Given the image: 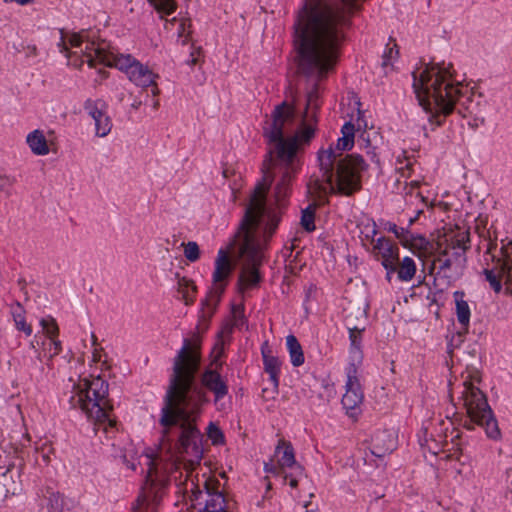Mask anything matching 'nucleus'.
Wrapping results in <instances>:
<instances>
[{"label": "nucleus", "mask_w": 512, "mask_h": 512, "mask_svg": "<svg viewBox=\"0 0 512 512\" xmlns=\"http://www.w3.org/2000/svg\"><path fill=\"white\" fill-rule=\"evenodd\" d=\"M361 0H304L294 24L298 71L312 81L324 79L334 68L348 16Z\"/></svg>", "instance_id": "7ed1b4c3"}, {"label": "nucleus", "mask_w": 512, "mask_h": 512, "mask_svg": "<svg viewBox=\"0 0 512 512\" xmlns=\"http://www.w3.org/2000/svg\"><path fill=\"white\" fill-rule=\"evenodd\" d=\"M242 311H243V309L241 307L234 308L233 314H234L235 324H237L238 319L242 316Z\"/></svg>", "instance_id": "49530a36"}, {"label": "nucleus", "mask_w": 512, "mask_h": 512, "mask_svg": "<svg viewBox=\"0 0 512 512\" xmlns=\"http://www.w3.org/2000/svg\"><path fill=\"white\" fill-rule=\"evenodd\" d=\"M6 3H10V2H15L19 5H26L27 3H29L31 0H4Z\"/></svg>", "instance_id": "09e8293b"}, {"label": "nucleus", "mask_w": 512, "mask_h": 512, "mask_svg": "<svg viewBox=\"0 0 512 512\" xmlns=\"http://www.w3.org/2000/svg\"><path fill=\"white\" fill-rule=\"evenodd\" d=\"M201 381L204 387L214 393L216 403H218L228 393L227 384L215 370H206L202 375Z\"/></svg>", "instance_id": "a211bd4d"}, {"label": "nucleus", "mask_w": 512, "mask_h": 512, "mask_svg": "<svg viewBox=\"0 0 512 512\" xmlns=\"http://www.w3.org/2000/svg\"><path fill=\"white\" fill-rule=\"evenodd\" d=\"M416 98L429 120L441 125L455 105L463 117L470 116L468 126L478 129L486 123L482 115L485 101L472 82L467 81L450 62L422 63L412 72Z\"/></svg>", "instance_id": "20e7f679"}, {"label": "nucleus", "mask_w": 512, "mask_h": 512, "mask_svg": "<svg viewBox=\"0 0 512 512\" xmlns=\"http://www.w3.org/2000/svg\"><path fill=\"white\" fill-rule=\"evenodd\" d=\"M374 249H376L381 256L382 263H391V260L399 259L398 247L384 237L378 238L376 240Z\"/></svg>", "instance_id": "5701e85b"}, {"label": "nucleus", "mask_w": 512, "mask_h": 512, "mask_svg": "<svg viewBox=\"0 0 512 512\" xmlns=\"http://www.w3.org/2000/svg\"><path fill=\"white\" fill-rule=\"evenodd\" d=\"M373 453L382 456L395 448L394 437L391 433L383 432L375 436Z\"/></svg>", "instance_id": "a878e982"}, {"label": "nucleus", "mask_w": 512, "mask_h": 512, "mask_svg": "<svg viewBox=\"0 0 512 512\" xmlns=\"http://www.w3.org/2000/svg\"><path fill=\"white\" fill-rule=\"evenodd\" d=\"M271 182L270 173L264 171L261 181L256 184L251 194L238 232L226 247L220 248L217 252L212 285L206 298L201 302L200 321L203 325L212 317L228 285L235 265L232 257L236 258L240 265V293L256 287L261 280L259 267L262 263L263 250L280 220L279 212L265 204Z\"/></svg>", "instance_id": "f03ea898"}, {"label": "nucleus", "mask_w": 512, "mask_h": 512, "mask_svg": "<svg viewBox=\"0 0 512 512\" xmlns=\"http://www.w3.org/2000/svg\"><path fill=\"white\" fill-rule=\"evenodd\" d=\"M365 228L367 231V237H369V236L374 237L376 235L377 227L374 222L368 223Z\"/></svg>", "instance_id": "a18cd8bd"}, {"label": "nucleus", "mask_w": 512, "mask_h": 512, "mask_svg": "<svg viewBox=\"0 0 512 512\" xmlns=\"http://www.w3.org/2000/svg\"><path fill=\"white\" fill-rule=\"evenodd\" d=\"M12 317L15 327L24 332L27 336L32 334V327L25 320L24 309L19 304L12 310Z\"/></svg>", "instance_id": "2f4dec72"}, {"label": "nucleus", "mask_w": 512, "mask_h": 512, "mask_svg": "<svg viewBox=\"0 0 512 512\" xmlns=\"http://www.w3.org/2000/svg\"><path fill=\"white\" fill-rule=\"evenodd\" d=\"M207 437L210 439L212 444L220 445L224 443V435L221 429L213 422L207 427Z\"/></svg>", "instance_id": "e433bc0d"}, {"label": "nucleus", "mask_w": 512, "mask_h": 512, "mask_svg": "<svg viewBox=\"0 0 512 512\" xmlns=\"http://www.w3.org/2000/svg\"><path fill=\"white\" fill-rule=\"evenodd\" d=\"M35 452L40 455L43 463L48 465L51 462V456L54 454V448L48 440L35 444Z\"/></svg>", "instance_id": "c9c22d12"}, {"label": "nucleus", "mask_w": 512, "mask_h": 512, "mask_svg": "<svg viewBox=\"0 0 512 512\" xmlns=\"http://www.w3.org/2000/svg\"><path fill=\"white\" fill-rule=\"evenodd\" d=\"M397 262H398V260H391V263H387V262L382 263V265L385 268L388 275H391L393 272L397 271V269H398Z\"/></svg>", "instance_id": "c03bdc74"}, {"label": "nucleus", "mask_w": 512, "mask_h": 512, "mask_svg": "<svg viewBox=\"0 0 512 512\" xmlns=\"http://www.w3.org/2000/svg\"><path fill=\"white\" fill-rule=\"evenodd\" d=\"M59 45L66 57L81 56V63L86 62L90 67L96 63L115 67L134 85L141 88H148L159 78V75L148 65L143 64L131 54L119 53L116 49L109 47L106 42L91 41L89 33L85 31L62 36Z\"/></svg>", "instance_id": "423d86ee"}, {"label": "nucleus", "mask_w": 512, "mask_h": 512, "mask_svg": "<svg viewBox=\"0 0 512 512\" xmlns=\"http://www.w3.org/2000/svg\"><path fill=\"white\" fill-rule=\"evenodd\" d=\"M399 58V50L397 48V44L388 43L383 55H382V61H381V67L384 71V74H389L394 71L395 69V63L397 62Z\"/></svg>", "instance_id": "bb28decb"}, {"label": "nucleus", "mask_w": 512, "mask_h": 512, "mask_svg": "<svg viewBox=\"0 0 512 512\" xmlns=\"http://www.w3.org/2000/svg\"><path fill=\"white\" fill-rule=\"evenodd\" d=\"M184 255L191 262H195L196 260H198L200 256L198 244L194 241L188 242L184 246Z\"/></svg>", "instance_id": "58836bf2"}, {"label": "nucleus", "mask_w": 512, "mask_h": 512, "mask_svg": "<svg viewBox=\"0 0 512 512\" xmlns=\"http://www.w3.org/2000/svg\"><path fill=\"white\" fill-rule=\"evenodd\" d=\"M286 346L289 352L291 364L294 367H299L304 364L305 358L302 347L294 335L286 337Z\"/></svg>", "instance_id": "393cba45"}, {"label": "nucleus", "mask_w": 512, "mask_h": 512, "mask_svg": "<svg viewBox=\"0 0 512 512\" xmlns=\"http://www.w3.org/2000/svg\"><path fill=\"white\" fill-rule=\"evenodd\" d=\"M105 356L103 348L100 345H95V348L92 350V362L99 363L101 368L106 365V360L102 358Z\"/></svg>", "instance_id": "ea45409f"}, {"label": "nucleus", "mask_w": 512, "mask_h": 512, "mask_svg": "<svg viewBox=\"0 0 512 512\" xmlns=\"http://www.w3.org/2000/svg\"><path fill=\"white\" fill-rule=\"evenodd\" d=\"M163 17L172 14L176 9V0H147Z\"/></svg>", "instance_id": "f704fd0d"}, {"label": "nucleus", "mask_w": 512, "mask_h": 512, "mask_svg": "<svg viewBox=\"0 0 512 512\" xmlns=\"http://www.w3.org/2000/svg\"><path fill=\"white\" fill-rule=\"evenodd\" d=\"M13 184V180L7 176L0 175V191L5 192L7 196L11 194L10 187Z\"/></svg>", "instance_id": "37998d69"}, {"label": "nucleus", "mask_w": 512, "mask_h": 512, "mask_svg": "<svg viewBox=\"0 0 512 512\" xmlns=\"http://www.w3.org/2000/svg\"><path fill=\"white\" fill-rule=\"evenodd\" d=\"M40 326L43 335L47 339L58 338L59 327L56 320L51 316H46L40 319Z\"/></svg>", "instance_id": "7c9ffc66"}, {"label": "nucleus", "mask_w": 512, "mask_h": 512, "mask_svg": "<svg viewBox=\"0 0 512 512\" xmlns=\"http://www.w3.org/2000/svg\"><path fill=\"white\" fill-rule=\"evenodd\" d=\"M447 246L439 252L438 260L441 269L463 268L466 258L465 253L469 248V233L458 231L446 239Z\"/></svg>", "instance_id": "ddd939ff"}, {"label": "nucleus", "mask_w": 512, "mask_h": 512, "mask_svg": "<svg viewBox=\"0 0 512 512\" xmlns=\"http://www.w3.org/2000/svg\"><path fill=\"white\" fill-rule=\"evenodd\" d=\"M420 214H421V210H418V211H417V213H416V215H415V216H413V218H410V220H409V225H412V224H413V223L418 219V217H419V215H420Z\"/></svg>", "instance_id": "8fccbe9b"}, {"label": "nucleus", "mask_w": 512, "mask_h": 512, "mask_svg": "<svg viewBox=\"0 0 512 512\" xmlns=\"http://www.w3.org/2000/svg\"><path fill=\"white\" fill-rule=\"evenodd\" d=\"M453 299L455 303V314L457 321L461 326L460 336L466 334L470 326L471 309L468 302L465 300V294L463 291H455L453 293Z\"/></svg>", "instance_id": "6ab92c4d"}, {"label": "nucleus", "mask_w": 512, "mask_h": 512, "mask_svg": "<svg viewBox=\"0 0 512 512\" xmlns=\"http://www.w3.org/2000/svg\"><path fill=\"white\" fill-rule=\"evenodd\" d=\"M319 95L316 89L308 93L305 111L297 115L293 105L282 102L275 106L271 117L265 122L264 136L275 143V168L280 178L275 187V201L282 208L291 193L292 180L300 161L298 151L313 139L317 127Z\"/></svg>", "instance_id": "39448f33"}, {"label": "nucleus", "mask_w": 512, "mask_h": 512, "mask_svg": "<svg viewBox=\"0 0 512 512\" xmlns=\"http://www.w3.org/2000/svg\"><path fill=\"white\" fill-rule=\"evenodd\" d=\"M84 109L94 122L95 135L100 138L106 137L113 127L106 103L102 100H87Z\"/></svg>", "instance_id": "2eb2a0df"}, {"label": "nucleus", "mask_w": 512, "mask_h": 512, "mask_svg": "<svg viewBox=\"0 0 512 512\" xmlns=\"http://www.w3.org/2000/svg\"><path fill=\"white\" fill-rule=\"evenodd\" d=\"M462 390L460 392L463 406L470 420L483 427L486 436L492 440H500L501 431L498 422L488 404L485 394L478 385L481 383V372L474 366H467L461 374Z\"/></svg>", "instance_id": "1a4fd4ad"}, {"label": "nucleus", "mask_w": 512, "mask_h": 512, "mask_svg": "<svg viewBox=\"0 0 512 512\" xmlns=\"http://www.w3.org/2000/svg\"><path fill=\"white\" fill-rule=\"evenodd\" d=\"M274 458L277 466L273 463H266L264 470L267 473L284 474L285 481L291 488H296L299 481L303 478L304 472L301 465L296 462L294 449L291 443L281 439L274 451Z\"/></svg>", "instance_id": "9b49d317"}, {"label": "nucleus", "mask_w": 512, "mask_h": 512, "mask_svg": "<svg viewBox=\"0 0 512 512\" xmlns=\"http://www.w3.org/2000/svg\"><path fill=\"white\" fill-rule=\"evenodd\" d=\"M26 143L34 155L45 156L50 152L44 131L40 129L29 132L26 136Z\"/></svg>", "instance_id": "aec40b11"}, {"label": "nucleus", "mask_w": 512, "mask_h": 512, "mask_svg": "<svg viewBox=\"0 0 512 512\" xmlns=\"http://www.w3.org/2000/svg\"><path fill=\"white\" fill-rule=\"evenodd\" d=\"M91 341H92L93 348H95V345H99L97 342V337L94 333L91 334Z\"/></svg>", "instance_id": "3c124183"}, {"label": "nucleus", "mask_w": 512, "mask_h": 512, "mask_svg": "<svg viewBox=\"0 0 512 512\" xmlns=\"http://www.w3.org/2000/svg\"><path fill=\"white\" fill-rule=\"evenodd\" d=\"M200 337L184 339L173 365L168 388L163 398L158 423L161 439L155 448L144 449L141 454L124 455V462L133 471L137 465L147 473L145 487L137 499V509H151L160 501L167 482L174 480L178 492L190 502V512H226V499L222 485L215 478L200 484L192 478L191 470L202 457L198 441L197 421L208 403L203 388L195 383L200 363Z\"/></svg>", "instance_id": "f257e3e1"}, {"label": "nucleus", "mask_w": 512, "mask_h": 512, "mask_svg": "<svg viewBox=\"0 0 512 512\" xmlns=\"http://www.w3.org/2000/svg\"><path fill=\"white\" fill-rule=\"evenodd\" d=\"M30 441V436L27 433H23L19 441V445L14 447L15 453L19 454V457H21L22 459H24V456L22 455V449L26 447L30 443Z\"/></svg>", "instance_id": "79ce46f5"}, {"label": "nucleus", "mask_w": 512, "mask_h": 512, "mask_svg": "<svg viewBox=\"0 0 512 512\" xmlns=\"http://www.w3.org/2000/svg\"><path fill=\"white\" fill-rule=\"evenodd\" d=\"M388 231L392 232L399 239L401 244H403L404 238H406L409 233L408 230L399 228L395 224H389Z\"/></svg>", "instance_id": "a19ab883"}, {"label": "nucleus", "mask_w": 512, "mask_h": 512, "mask_svg": "<svg viewBox=\"0 0 512 512\" xmlns=\"http://www.w3.org/2000/svg\"><path fill=\"white\" fill-rule=\"evenodd\" d=\"M484 262L483 273L490 287L500 293L504 284L506 292L512 293V240L502 239L500 248L496 242L489 241Z\"/></svg>", "instance_id": "9d476101"}, {"label": "nucleus", "mask_w": 512, "mask_h": 512, "mask_svg": "<svg viewBox=\"0 0 512 512\" xmlns=\"http://www.w3.org/2000/svg\"><path fill=\"white\" fill-rule=\"evenodd\" d=\"M342 136L337 140L335 147L331 146L336 155L341 156L342 151L350 150L354 145L355 128L351 122H346L341 129Z\"/></svg>", "instance_id": "b1692460"}, {"label": "nucleus", "mask_w": 512, "mask_h": 512, "mask_svg": "<svg viewBox=\"0 0 512 512\" xmlns=\"http://www.w3.org/2000/svg\"><path fill=\"white\" fill-rule=\"evenodd\" d=\"M320 175H313L307 183L309 195L322 199L329 193L338 192L349 196L360 190L362 173L367 164L359 155L351 154L339 158L333 148L318 152Z\"/></svg>", "instance_id": "0eeeda50"}, {"label": "nucleus", "mask_w": 512, "mask_h": 512, "mask_svg": "<svg viewBox=\"0 0 512 512\" xmlns=\"http://www.w3.org/2000/svg\"><path fill=\"white\" fill-rule=\"evenodd\" d=\"M150 87L152 88V90H151L152 95L155 97L158 96L160 93V90L157 86V81L155 82V84L151 85Z\"/></svg>", "instance_id": "de8ad7c7"}, {"label": "nucleus", "mask_w": 512, "mask_h": 512, "mask_svg": "<svg viewBox=\"0 0 512 512\" xmlns=\"http://www.w3.org/2000/svg\"><path fill=\"white\" fill-rule=\"evenodd\" d=\"M441 246H442L441 242H438L437 243V249H441Z\"/></svg>", "instance_id": "5fc2aeb1"}, {"label": "nucleus", "mask_w": 512, "mask_h": 512, "mask_svg": "<svg viewBox=\"0 0 512 512\" xmlns=\"http://www.w3.org/2000/svg\"><path fill=\"white\" fill-rule=\"evenodd\" d=\"M350 347L348 354V364L345 368L359 369L363 360V353L361 349L362 331L363 328L348 327Z\"/></svg>", "instance_id": "f3484780"}, {"label": "nucleus", "mask_w": 512, "mask_h": 512, "mask_svg": "<svg viewBox=\"0 0 512 512\" xmlns=\"http://www.w3.org/2000/svg\"><path fill=\"white\" fill-rule=\"evenodd\" d=\"M46 507L50 512H61L65 506L64 497L56 491L48 489L44 495Z\"/></svg>", "instance_id": "c756f323"}, {"label": "nucleus", "mask_w": 512, "mask_h": 512, "mask_svg": "<svg viewBox=\"0 0 512 512\" xmlns=\"http://www.w3.org/2000/svg\"><path fill=\"white\" fill-rule=\"evenodd\" d=\"M44 356L48 358L50 362L55 356L59 355L62 351V343L58 338L47 339L42 342ZM49 366L50 363H47Z\"/></svg>", "instance_id": "72a5a7b5"}, {"label": "nucleus", "mask_w": 512, "mask_h": 512, "mask_svg": "<svg viewBox=\"0 0 512 512\" xmlns=\"http://www.w3.org/2000/svg\"><path fill=\"white\" fill-rule=\"evenodd\" d=\"M17 490V485L12 478V475L7 470L3 473H0V506L4 503L5 499L10 494H15Z\"/></svg>", "instance_id": "c85d7f7f"}, {"label": "nucleus", "mask_w": 512, "mask_h": 512, "mask_svg": "<svg viewBox=\"0 0 512 512\" xmlns=\"http://www.w3.org/2000/svg\"><path fill=\"white\" fill-rule=\"evenodd\" d=\"M158 106H159V101H158V100H156V101L153 103V107H154L155 109H157V108H158Z\"/></svg>", "instance_id": "603ef678"}, {"label": "nucleus", "mask_w": 512, "mask_h": 512, "mask_svg": "<svg viewBox=\"0 0 512 512\" xmlns=\"http://www.w3.org/2000/svg\"><path fill=\"white\" fill-rule=\"evenodd\" d=\"M358 370L354 368H345L346 383L345 393L342 397V405L350 417H357L361 411L363 403V392L358 379Z\"/></svg>", "instance_id": "4468645a"}, {"label": "nucleus", "mask_w": 512, "mask_h": 512, "mask_svg": "<svg viewBox=\"0 0 512 512\" xmlns=\"http://www.w3.org/2000/svg\"><path fill=\"white\" fill-rule=\"evenodd\" d=\"M176 291L178 299L183 301L186 305L194 303L197 287L191 279L177 276Z\"/></svg>", "instance_id": "4be33fe9"}, {"label": "nucleus", "mask_w": 512, "mask_h": 512, "mask_svg": "<svg viewBox=\"0 0 512 512\" xmlns=\"http://www.w3.org/2000/svg\"><path fill=\"white\" fill-rule=\"evenodd\" d=\"M262 357L265 371L269 374V378L272 383L277 386L279 375L281 373L282 361L278 357L272 355L267 344L262 347Z\"/></svg>", "instance_id": "412c9836"}, {"label": "nucleus", "mask_w": 512, "mask_h": 512, "mask_svg": "<svg viewBox=\"0 0 512 512\" xmlns=\"http://www.w3.org/2000/svg\"><path fill=\"white\" fill-rule=\"evenodd\" d=\"M453 422L441 415L433 417L423 423L418 433L419 443L428 451L436 455L446 444L447 432L452 428Z\"/></svg>", "instance_id": "f8f14e48"}, {"label": "nucleus", "mask_w": 512, "mask_h": 512, "mask_svg": "<svg viewBox=\"0 0 512 512\" xmlns=\"http://www.w3.org/2000/svg\"><path fill=\"white\" fill-rule=\"evenodd\" d=\"M416 270L417 267L415 261L411 257H404L400 261L397 269V275L399 280L403 282L411 281L416 274Z\"/></svg>", "instance_id": "cd10ccee"}, {"label": "nucleus", "mask_w": 512, "mask_h": 512, "mask_svg": "<svg viewBox=\"0 0 512 512\" xmlns=\"http://www.w3.org/2000/svg\"><path fill=\"white\" fill-rule=\"evenodd\" d=\"M395 169L401 178L407 179L413 171V162L407 158L406 153L402 152L396 158Z\"/></svg>", "instance_id": "473e14b6"}, {"label": "nucleus", "mask_w": 512, "mask_h": 512, "mask_svg": "<svg viewBox=\"0 0 512 512\" xmlns=\"http://www.w3.org/2000/svg\"><path fill=\"white\" fill-rule=\"evenodd\" d=\"M402 246L412 251L420 259L431 256L436 250L434 244L424 236L411 232L404 238Z\"/></svg>", "instance_id": "dca6fc26"}, {"label": "nucleus", "mask_w": 512, "mask_h": 512, "mask_svg": "<svg viewBox=\"0 0 512 512\" xmlns=\"http://www.w3.org/2000/svg\"><path fill=\"white\" fill-rule=\"evenodd\" d=\"M227 173H228V171H227V170H224V171H223V176H224L225 178H227V176H228V174H227Z\"/></svg>", "instance_id": "864d4df0"}, {"label": "nucleus", "mask_w": 512, "mask_h": 512, "mask_svg": "<svg viewBox=\"0 0 512 512\" xmlns=\"http://www.w3.org/2000/svg\"><path fill=\"white\" fill-rule=\"evenodd\" d=\"M301 225L308 232H312L315 229L314 211L311 207L303 210L301 216Z\"/></svg>", "instance_id": "4c0bfd02"}, {"label": "nucleus", "mask_w": 512, "mask_h": 512, "mask_svg": "<svg viewBox=\"0 0 512 512\" xmlns=\"http://www.w3.org/2000/svg\"><path fill=\"white\" fill-rule=\"evenodd\" d=\"M69 402L99 425L113 427L108 400V383L101 376L83 377L73 382Z\"/></svg>", "instance_id": "6e6552de"}]
</instances>
